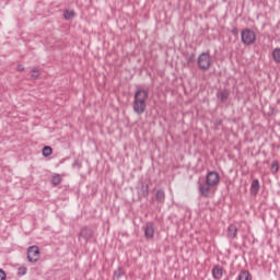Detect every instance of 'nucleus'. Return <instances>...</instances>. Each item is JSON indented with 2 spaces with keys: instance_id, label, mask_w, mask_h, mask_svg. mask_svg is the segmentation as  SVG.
<instances>
[{
  "instance_id": "nucleus-1",
  "label": "nucleus",
  "mask_w": 280,
  "mask_h": 280,
  "mask_svg": "<svg viewBox=\"0 0 280 280\" xmlns=\"http://www.w3.org/2000/svg\"><path fill=\"white\" fill-rule=\"evenodd\" d=\"M150 97V93L148 90H138L133 95L132 109L136 115H143L145 109L148 108V98Z\"/></svg>"
},
{
  "instance_id": "nucleus-2",
  "label": "nucleus",
  "mask_w": 280,
  "mask_h": 280,
  "mask_svg": "<svg viewBox=\"0 0 280 280\" xmlns=\"http://www.w3.org/2000/svg\"><path fill=\"white\" fill-rule=\"evenodd\" d=\"M241 40L243 45H255L257 42V34H255L254 30L245 28L241 32Z\"/></svg>"
},
{
  "instance_id": "nucleus-3",
  "label": "nucleus",
  "mask_w": 280,
  "mask_h": 280,
  "mask_svg": "<svg viewBox=\"0 0 280 280\" xmlns=\"http://www.w3.org/2000/svg\"><path fill=\"white\" fill-rule=\"evenodd\" d=\"M197 63L201 71H209L212 65L211 55L209 52H201L198 57Z\"/></svg>"
},
{
  "instance_id": "nucleus-4",
  "label": "nucleus",
  "mask_w": 280,
  "mask_h": 280,
  "mask_svg": "<svg viewBox=\"0 0 280 280\" xmlns=\"http://www.w3.org/2000/svg\"><path fill=\"white\" fill-rule=\"evenodd\" d=\"M27 259L31 261V264H36V261L40 259V248H38L36 245L28 247Z\"/></svg>"
},
{
  "instance_id": "nucleus-5",
  "label": "nucleus",
  "mask_w": 280,
  "mask_h": 280,
  "mask_svg": "<svg viewBox=\"0 0 280 280\" xmlns=\"http://www.w3.org/2000/svg\"><path fill=\"white\" fill-rule=\"evenodd\" d=\"M139 198H148L150 195V184L140 179L137 187Z\"/></svg>"
},
{
  "instance_id": "nucleus-6",
  "label": "nucleus",
  "mask_w": 280,
  "mask_h": 280,
  "mask_svg": "<svg viewBox=\"0 0 280 280\" xmlns=\"http://www.w3.org/2000/svg\"><path fill=\"white\" fill-rule=\"evenodd\" d=\"M206 183L213 187H218V185H220V174H218L215 171L208 172L206 176Z\"/></svg>"
},
{
  "instance_id": "nucleus-7",
  "label": "nucleus",
  "mask_w": 280,
  "mask_h": 280,
  "mask_svg": "<svg viewBox=\"0 0 280 280\" xmlns=\"http://www.w3.org/2000/svg\"><path fill=\"white\" fill-rule=\"evenodd\" d=\"M144 237L145 240H154V235L156 233V229L154 228L153 222H147L143 226Z\"/></svg>"
},
{
  "instance_id": "nucleus-8",
  "label": "nucleus",
  "mask_w": 280,
  "mask_h": 280,
  "mask_svg": "<svg viewBox=\"0 0 280 280\" xmlns=\"http://www.w3.org/2000/svg\"><path fill=\"white\" fill-rule=\"evenodd\" d=\"M211 189H213V186L209 185L208 182L199 184V194L203 198H209V196L211 195Z\"/></svg>"
},
{
  "instance_id": "nucleus-9",
  "label": "nucleus",
  "mask_w": 280,
  "mask_h": 280,
  "mask_svg": "<svg viewBox=\"0 0 280 280\" xmlns=\"http://www.w3.org/2000/svg\"><path fill=\"white\" fill-rule=\"evenodd\" d=\"M94 235L93 229L91 228H83L80 232V237H83L85 242H89Z\"/></svg>"
},
{
  "instance_id": "nucleus-10",
  "label": "nucleus",
  "mask_w": 280,
  "mask_h": 280,
  "mask_svg": "<svg viewBox=\"0 0 280 280\" xmlns=\"http://www.w3.org/2000/svg\"><path fill=\"white\" fill-rule=\"evenodd\" d=\"M223 275H224V268L222 266L217 265L212 268L213 279L220 280Z\"/></svg>"
},
{
  "instance_id": "nucleus-11",
  "label": "nucleus",
  "mask_w": 280,
  "mask_h": 280,
  "mask_svg": "<svg viewBox=\"0 0 280 280\" xmlns=\"http://www.w3.org/2000/svg\"><path fill=\"white\" fill-rule=\"evenodd\" d=\"M230 95H231V93L229 92V90L224 89V90H220L217 93V98L220 100V102H226V100H229Z\"/></svg>"
},
{
  "instance_id": "nucleus-12",
  "label": "nucleus",
  "mask_w": 280,
  "mask_h": 280,
  "mask_svg": "<svg viewBox=\"0 0 280 280\" xmlns=\"http://www.w3.org/2000/svg\"><path fill=\"white\" fill-rule=\"evenodd\" d=\"M228 237H230L231 240H235V237H237V225L235 224L229 225Z\"/></svg>"
},
{
  "instance_id": "nucleus-13",
  "label": "nucleus",
  "mask_w": 280,
  "mask_h": 280,
  "mask_svg": "<svg viewBox=\"0 0 280 280\" xmlns=\"http://www.w3.org/2000/svg\"><path fill=\"white\" fill-rule=\"evenodd\" d=\"M259 179H254L250 186V194H253V196H257V194H259Z\"/></svg>"
},
{
  "instance_id": "nucleus-14",
  "label": "nucleus",
  "mask_w": 280,
  "mask_h": 280,
  "mask_svg": "<svg viewBox=\"0 0 280 280\" xmlns=\"http://www.w3.org/2000/svg\"><path fill=\"white\" fill-rule=\"evenodd\" d=\"M237 280H253V276L248 270H242L237 277Z\"/></svg>"
},
{
  "instance_id": "nucleus-15",
  "label": "nucleus",
  "mask_w": 280,
  "mask_h": 280,
  "mask_svg": "<svg viewBox=\"0 0 280 280\" xmlns=\"http://www.w3.org/2000/svg\"><path fill=\"white\" fill-rule=\"evenodd\" d=\"M271 58L276 62V65H280V48H275L271 51Z\"/></svg>"
},
{
  "instance_id": "nucleus-16",
  "label": "nucleus",
  "mask_w": 280,
  "mask_h": 280,
  "mask_svg": "<svg viewBox=\"0 0 280 280\" xmlns=\"http://www.w3.org/2000/svg\"><path fill=\"white\" fill-rule=\"evenodd\" d=\"M155 199L158 202L163 205V202H165V191L163 189H159L155 194Z\"/></svg>"
},
{
  "instance_id": "nucleus-17",
  "label": "nucleus",
  "mask_w": 280,
  "mask_h": 280,
  "mask_svg": "<svg viewBox=\"0 0 280 280\" xmlns=\"http://www.w3.org/2000/svg\"><path fill=\"white\" fill-rule=\"evenodd\" d=\"M38 78H40V69L33 68L31 70V80H38Z\"/></svg>"
},
{
  "instance_id": "nucleus-18",
  "label": "nucleus",
  "mask_w": 280,
  "mask_h": 280,
  "mask_svg": "<svg viewBox=\"0 0 280 280\" xmlns=\"http://www.w3.org/2000/svg\"><path fill=\"white\" fill-rule=\"evenodd\" d=\"M42 154L45 158L51 156V154H54V149H51V147H49V145H46V147L43 148Z\"/></svg>"
},
{
  "instance_id": "nucleus-19",
  "label": "nucleus",
  "mask_w": 280,
  "mask_h": 280,
  "mask_svg": "<svg viewBox=\"0 0 280 280\" xmlns=\"http://www.w3.org/2000/svg\"><path fill=\"white\" fill-rule=\"evenodd\" d=\"M51 183L55 187H58V185H60V183H62V177H60V175L56 174L52 176Z\"/></svg>"
},
{
  "instance_id": "nucleus-20",
  "label": "nucleus",
  "mask_w": 280,
  "mask_h": 280,
  "mask_svg": "<svg viewBox=\"0 0 280 280\" xmlns=\"http://www.w3.org/2000/svg\"><path fill=\"white\" fill-rule=\"evenodd\" d=\"M187 65H194L196 62V55L192 52L186 58Z\"/></svg>"
},
{
  "instance_id": "nucleus-21",
  "label": "nucleus",
  "mask_w": 280,
  "mask_h": 280,
  "mask_svg": "<svg viewBox=\"0 0 280 280\" xmlns=\"http://www.w3.org/2000/svg\"><path fill=\"white\" fill-rule=\"evenodd\" d=\"M18 275H19V277H25V275H27V268L26 267H20L18 269Z\"/></svg>"
},
{
  "instance_id": "nucleus-22",
  "label": "nucleus",
  "mask_w": 280,
  "mask_h": 280,
  "mask_svg": "<svg viewBox=\"0 0 280 280\" xmlns=\"http://www.w3.org/2000/svg\"><path fill=\"white\" fill-rule=\"evenodd\" d=\"M114 277L121 279V277H124V270L121 268H118L117 270L114 271Z\"/></svg>"
},
{
  "instance_id": "nucleus-23",
  "label": "nucleus",
  "mask_w": 280,
  "mask_h": 280,
  "mask_svg": "<svg viewBox=\"0 0 280 280\" xmlns=\"http://www.w3.org/2000/svg\"><path fill=\"white\" fill-rule=\"evenodd\" d=\"M271 170L275 172V174H277V172H279V163L278 162H273L271 164Z\"/></svg>"
},
{
  "instance_id": "nucleus-24",
  "label": "nucleus",
  "mask_w": 280,
  "mask_h": 280,
  "mask_svg": "<svg viewBox=\"0 0 280 280\" xmlns=\"http://www.w3.org/2000/svg\"><path fill=\"white\" fill-rule=\"evenodd\" d=\"M5 279H8V275L3 269H0V280H5Z\"/></svg>"
},
{
  "instance_id": "nucleus-25",
  "label": "nucleus",
  "mask_w": 280,
  "mask_h": 280,
  "mask_svg": "<svg viewBox=\"0 0 280 280\" xmlns=\"http://www.w3.org/2000/svg\"><path fill=\"white\" fill-rule=\"evenodd\" d=\"M231 34H233V36H240V30L236 26H234L231 31Z\"/></svg>"
},
{
  "instance_id": "nucleus-26",
  "label": "nucleus",
  "mask_w": 280,
  "mask_h": 280,
  "mask_svg": "<svg viewBox=\"0 0 280 280\" xmlns=\"http://www.w3.org/2000/svg\"><path fill=\"white\" fill-rule=\"evenodd\" d=\"M16 71H19V72L25 71V66L23 63H19L16 67Z\"/></svg>"
},
{
  "instance_id": "nucleus-27",
  "label": "nucleus",
  "mask_w": 280,
  "mask_h": 280,
  "mask_svg": "<svg viewBox=\"0 0 280 280\" xmlns=\"http://www.w3.org/2000/svg\"><path fill=\"white\" fill-rule=\"evenodd\" d=\"M65 19L69 20L71 19V11L70 10H66L63 13Z\"/></svg>"
},
{
  "instance_id": "nucleus-28",
  "label": "nucleus",
  "mask_w": 280,
  "mask_h": 280,
  "mask_svg": "<svg viewBox=\"0 0 280 280\" xmlns=\"http://www.w3.org/2000/svg\"><path fill=\"white\" fill-rule=\"evenodd\" d=\"M80 166H81L80 163H78V162L73 163V167H80Z\"/></svg>"
},
{
  "instance_id": "nucleus-29",
  "label": "nucleus",
  "mask_w": 280,
  "mask_h": 280,
  "mask_svg": "<svg viewBox=\"0 0 280 280\" xmlns=\"http://www.w3.org/2000/svg\"><path fill=\"white\" fill-rule=\"evenodd\" d=\"M75 16V12L71 11V18L73 19Z\"/></svg>"
}]
</instances>
